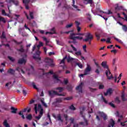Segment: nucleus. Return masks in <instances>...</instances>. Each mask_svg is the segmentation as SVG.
<instances>
[{"mask_svg": "<svg viewBox=\"0 0 127 127\" xmlns=\"http://www.w3.org/2000/svg\"><path fill=\"white\" fill-rule=\"evenodd\" d=\"M18 115L19 116H22L21 118L23 119V120H24L25 119V117H24V115H23V113H22V111H20L18 113Z\"/></svg>", "mask_w": 127, "mask_h": 127, "instance_id": "obj_35", "label": "nucleus"}, {"mask_svg": "<svg viewBox=\"0 0 127 127\" xmlns=\"http://www.w3.org/2000/svg\"><path fill=\"white\" fill-rule=\"evenodd\" d=\"M17 51H18V52H21V53H24V52H25V50H24V49H17Z\"/></svg>", "mask_w": 127, "mask_h": 127, "instance_id": "obj_37", "label": "nucleus"}, {"mask_svg": "<svg viewBox=\"0 0 127 127\" xmlns=\"http://www.w3.org/2000/svg\"><path fill=\"white\" fill-rule=\"evenodd\" d=\"M23 92V94L24 95V96H26L27 92H26V91L25 90H22Z\"/></svg>", "mask_w": 127, "mask_h": 127, "instance_id": "obj_64", "label": "nucleus"}, {"mask_svg": "<svg viewBox=\"0 0 127 127\" xmlns=\"http://www.w3.org/2000/svg\"><path fill=\"white\" fill-rule=\"evenodd\" d=\"M107 43H111V38H108L106 41Z\"/></svg>", "mask_w": 127, "mask_h": 127, "instance_id": "obj_63", "label": "nucleus"}, {"mask_svg": "<svg viewBox=\"0 0 127 127\" xmlns=\"http://www.w3.org/2000/svg\"><path fill=\"white\" fill-rule=\"evenodd\" d=\"M7 73H9V74H11V75H14L15 73V70H14L12 68H10L9 70H7Z\"/></svg>", "mask_w": 127, "mask_h": 127, "instance_id": "obj_18", "label": "nucleus"}, {"mask_svg": "<svg viewBox=\"0 0 127 127\" xmlns=\"http://www.w3.org/2000/svg\"><path fill=\"white\" fill-rule=\"evenodd\" d=\"M8 59L11 62H14V61H15V59L10 56H8Z\"/></svg>", "mask_w": 127, "mask_h": 127, "instance_id": "obj_38", "label": "nucleus"}, {"mask_svg": "<svg viewBox=\"0 0 127 127\" xmlns=\"http://www.w3.org/2000/svg\"><path fill=\"white\" fill-rule=\"evenodd\" d=\"M108 76H107V77L109 80H111V79H113V74H112V73L111 72H110V73L108 72Z\"/></svg>", "mask_w": 127, "mask_h": 127, "instance_id": "obj_32", "label": "nucleus"}, {"mask_svg": "<svg viewBox=\"0 0 127 127\" xmlns=\"http://www.w3.org/2000/svg\"><path fill=\"white\" fill-rule=\"evenodd\" d=\"M33 58L35 60H41V58L40 57V51H37L36 52V54L34 55Z\"/></svg>", "mask_w": 127, "mask_h": 127, "instance_id": "obj_7", "label": "nucleus"}, {"mask_svg": "<svg viewBox=\"0 0 127 127\" xmlns=\"http://www.w3.org/2000/svg\"><path fill=\"white\" fill-rule=\"evenodd\" d=\"M85 37L86 38L83 39V41H85V42L89 41V40H92L93 38V35L91 33H87L85 35Z\"/></svg>", "mask_w": 127, "mask_h": 127, "instance_id": "obj_5", "label": "nucleus"}, {"mask_svg": "<svg viewBox=\"0 0 127 127\" xmlns=\"http://www.w3.org/2000/svg\"><path fill=\"white\" fill-rule=\"evenodd\" d=\"M104 95L107 96V95H112L113 94V90L112 88H109L107 90L106 92L104 93Z\"/></svg>", "mask_w": 127, "mask_h": 127, "instance_id": "obj_14", "label": "nucleus"}, {"mask_svg": "<svg viewBox=\"0 0 127 127\" xmlns=\"http://www.w3.org/2000/svg\"><path fill=\"white\" fill-rule=\"evenodd\" d=\"M34 110L36 114H37V104L35 105Z\"/></svg>", "mask_w": 127, "mask_h": 127, "instance_id": "obj_59", "label": "nucleus"}, {"mask_svg": "<svg viewBox=\"0 0 127 127\" xmlns=\"http://www.w3.org/2000/svg\"><path fill=\"white\" fill-rule=\"evenodd\" d=\"M69 109L71 111H75V110H76V108H75L73 105H71L70 106H69Z\"/></svg>", "mask_w": 127, "mask_h": 127, "instance_id": "obj_39", "label": "nucleus"}, {"mask_svg": "<svg viewBox=\"0 0 127 127\" xmlns=\"http://www.w3.org/2000/svg\"><path fill=\"white\" fill-rule=\"evenodd\" d=\"M42 116H43V109H41V110L40 111L39 115L38 116H36L35 119L38 120V121H39V120L41 119Z\"/></svg>", "mask_w": 127, "mask_h": 127, "instance_id": "obj_10", "label": "nucleus"}, {"mask_svg": "<svg viewBox=\"0 0 127 127\" xmlns=\"http://www.w3.org/2000/svg\"><path fill=\"white\" fill-rule=\"evenodd\" d=\"M73 25V24L71 23L70 24H67L66 25V28H70V27H72Z\"/></svg>", "mask_w": 127, "mask_h": 127, "instance_id": "obj_54", "label": "nucleus"}, {"mask_svg": "<svg viewBox=\"0 0 127 127\" xmlns=\"http://www.w3.org/2000/svg\"><path fill=\"white\" fill-rule=\"evenodd\" d=\"M40 46H43V43H42V42H39V45H38V47L39 49V47H40Z\"/></svg>", "mask_w": 127, "mask_h": 127, "instance_id": "obj_60", "label": "nucleus"}, {"mask_svg": "<svg viewBox=\"0 0 127 127\" xmlns=\"http://www.w3.org/2000/svg\"><path fill=\"white\" fill-rule=\"evenodd\" d=\"M121 25L123 26V30H124V31H125V32H127V25H123V24L121 23L120 24Z\"/></svg>", "mask_w": 127, "mask_h": 127, "instance_id": "obj_29", "label": "nucleus"}, {"mask_svg": "<svg viewBox=\"0 0 127 127\" xmlns=\"http://www.w3.org/2000/svg\"><path fill=\"white\" fill-rule=\"evenodd\" d=\"M56 90H58L59 91V92L61 93V92H63V91H64V88L59 87H57L56 88Z\"/></svg>", "mask_w": 127, "mask_h": 127, "instance_id": "obj_30", "label": "nucleus"}, {"mask_svg": "<svg viewBox=\"0 0 127 127\" xmlns=\"http://www.w3.org/2000/svg\"><path fill=\"white\" fill-rule=\"evenodd\" d=\"M115 101L117 103V104H120L121 103V100H120V98L117 97L115 99Z\"/></svg>", "mask_w": 127, "mask_h": 127, "instance_id": "obj_46", "label": "nucleus"}, {"mask_svg": "<svg viewBox=\"0 0 127 127\" xmlns=\"http://www.w3.org/2000/svg\"><path fill=\"white\" fill-rule=\"evenodd\" d=\"M73 60H74V58H71L70 56H68V58L67 59V61L68 63L71 62V61H73Z\"/></svg>", "mask_w": 127, "mask_h": 127, "instance_id": "obj_42", "label": "nucleus"}, {"mask_svg": "<svg viewBox=\"0 0 127 127\" xmlns=\"http://www.w3.org/2000/svg\"><path fill=\"white\" fill-rule=\"evenodd\" d=\"M76 65H78V66L80 68V69H82L83 68V64L81 63H76Z\"/></svg>", "mask_w": 127, "mask_h": 127, "instance_id": "obj_34", "label": "nucleus"}, {"mask_svg": "<svg viewBox=\"0 0 127 127\" xmlns=\"http://www.w3.org/2000/svg\"><path fill=\"white\" fill-rule=\"evenodd\" d=\"M45 62L46 63V67H47L48 66H50V67H54L55 66V64L53 63V60L49 58H46L45 59Z\"/></svg>", "mask_w": 127, "mask_h": 127, "instance_id": "obj_1", "label": "nucleus"}, {"mask_svg": "<svg viewBox=\"0 0 127 127\" xmlns=\"http://www.w3.org/2000/svg\"><path fill=\"white\" fill-rule=\"evenodd\" d=\"M115 121L113 119H111L110 122H109V125H108V127H114L115 126Z\"/></svg>", "mask_w": 127, "mask_h": 127, "instance_id": "obj_17", "label": "nucleus"}, {"mask_svg": "<svg viewBox=\"0 0 127 127\" xmlns=\"http://www.w3.org/2000/svg\"><path fill=\"white\" fill-rule=\"evenodd\" d=\"M51 31L52 32H46V34H55L56 32H55V28H53L51 29Z\"/></svg>", "mask_w": 127, "mask_h": 127, "instance_id": "obj_16", "label": "nucleus"}, {"mask_svg": "<svg viewBox=\"0 0 127 127\" xmlns=\"http://www.w3.org/2000/svg\"><path fill=\"white\" fill-rule=\"evenodd\" d=\"M53 78H54V79H56V80L57 81H60V79H59V78H58V76L57 75H56V74L53 75Z\"/></svg>", "mask_w": 127, "mask_h": 127, "instance_id": "obj_45", "label": "nucleus"}, {"mask_svg": "<svg viewBox=\"0 0 127 127\" xmlns=\"http://www.w3.org/2000/svg\"><path fill=\"white\" fill-rule=\"evenodd\" d=\"M89 89L90 90V92H95V91H97V89L96 88H92L91 87H89Z\"/></svg>", "mask_w": 127, "mask_h": 127, "instance_id": "obj_53", "label": "nucleus"}, {"mask_svg": "<svg viewBox=\"0 0 127 127\" xmlns=\"http://www.w3.org/2000/svg\"><path fill=\"white\" fill-rule=\"evenodd\" d=\"M26 63V60L24 59V58H21L19 59L18 61V64H25Z\"/></svg>", "mask_w": 127, "mask_h": 127, "instance_id": "obj_13", "label": "nucleus"}, {"mask_svg": "<svg viewBox=\"0 0 127 127\" xmlns=\"http://www.w3.org/2000/svg\"><path fill=\"white\" fill-rule=\"evenodd\" d=\"M60 103H62V98H58L55 99V101L52 103V105L53 106L57 107V108H61V105L57 104H60Z\"/></svg>", "mask_w": 127, "mask_h": 127, "instance_id": "obj_2", "label": "nucleus"}, {"mask_svg": "<svg viewBox=\"0 0 127 127\" xmlns=\"http://www.w3.org/2000/svg\"><path fill=\"white\" fill-rule=\"evenodd\" d=\"M69 121H70V125H71V124H74V121H75V119L73 118H71L69 119Z\"/></svg>", "mask_w": 127, "mask_h": 127, "instance_id": "obj_50", "label": "nucleus"}, {"mask_svg": "<svg viewBox=\"0 0 127 127\" xmlns=\"http://www.w3.org/2000/svg\"><path fill=\"white\" fill-rule=\"evenodd\" d=\"M29 15L30 17H29V16L26 13L27 19L30 20L31 19H33V18H34V16H33V12H30Z\"/></svg>", "mask_w": 127, "mask_h": 127, "instance_id": "obj_11", "label": "nucleus"}, {"mask_svg": "<svg viewBox=\"0 0 127 127\" xmlns=\"http://www.w3.org/2000/svg\"><path fill=\"white\" fill-rule=\"evenodd\" d=\"M84 122H80L79 125H81V126H88L89 125V123H88V120L86 119L85 118L84 119Z\"/></svg>", "mask_w": 127, "mask_h": 127, "instance_id": "obj_15", "label": "nucleus"}, {"mask_svg": "<svg viewBox=\"0 0 127 127\" xmlns=\"http://www.w3.org/2000/svg\"><path fill=\"white\" fill-rule=\"evenodd\" d=\"M57 120L59 121V122H61V123H63V119H62V117H61V114H58L57 115Z\"/></svg>", "mask_w": 127, "mask_h": 127, "instance_id": "obj_20", "label": "nucleus"}, {"mask_svg": "<svg viewBox=\"0 0 127 127\" xmlns=\"http://www.w3.org/2000/svg\"><path fill=\"white\" fill-rule=\"evenodd\" d=\"M71 47L72 48V50H73V51H77V49H76V48L74 47V46H73V45H70Z\"/></svg>", "mask_w": 127, "mask_h": 127, "instance_id": "obj_61", "label": "nucleus"}, {"mask_svg": "<svg viewBox=\"0 0 127 127\" xmlns=\"http://www.w3.org/2000/svg\"><path fill=\"white\" fill-rule=\"evenodd\" d=\"M99 12H100V13L102 12V13H105L106 14H113V12H112L110 10H108V12H105V11H102L101 10H99Z\"/></svg>", "mask_w": 127, "mask_h": 127, "instance_id": "obj_21", "label": "nucleus"}, {"mask_svg": "<svg viewBox=\"0 0 127 127\" xmlns=\"http://www.w3.org/2000/svg\"><path fill=\"white\" fill-rule=\"evenodd\" d=\"M83 83H80V84L76 87V90L79 91V93H83Z\"/></svg>", "mask_w": 127, "mask_h": 127, "instance_id": "obj_8", "label": "nucleus"}, {"mask_svg": "<svg viewBox=\"0 0 127 127\" xmlns=\"http://www.w3.org/2000/svg\"><path fill=\"white\" fill-rule=\"evenodd\" d=\"M76 55H77V56H80L81 55L82 53H81V51H78L77 52L75 53Z\"/></svg>", "mask_w": 127, "mask_h": 127, "instance_id": "obj_58", "label": "nucleus"}, {"mask_svg": "<svg viewBox=\"0 0 127 127\" xmlns=\"http://www.w3.org/2000/svg\"><path fill=\"white\" fill-rule=\"evenodd\" d=\"M116 5L115 10H121L123 8V6H119V4H116Z\"/></svg>", "mask_w": 127, "mask_h": 127, "instance_id": "obj_24", "label": "nucleus"}, {"mask_svg": "<svg viewBox=\"0 0 127 127\" xmlns=\"http://www.w3.org/2000/svg\"><path fill=\"white\" fill-rule=\"evenodd\" d=\"M98 114L99 115H100L101 117L103 118V120L104 121H106V120H108V116H107V115H106V114L104 113V112H99L98 113Z\"/></svg>", "mask_w": 127, "mask_h": 127, "instance_id": "obj_12", "label": "nucleus"}, {"mask_svg": "<svg viewBox=\"0 0 127 127\" xmlns=\"http://www.w3.org/2000/svg\"><path fill=\"white\" fill-rule=\"evenodd\" d=\"M105 88V86L103 84H100L99 86V89L100 90H103Z\"/></svg>", "mask_w": 127, "mask_h": 127, "instance_id": "obj_48", "label": "nucleus"}, {"mask_svg": "<svg viewBox=\"0 0 127 127\" xmlns=\"http://www.w3.org/2000/svg\"><path fill=\"white\" fill-rule=\"evenodd\" d=\"M11 110H12L11 111V113H12V114H16V112H17V108H15L13 107H11Z\"/></svg>", "mask_w": 127, "mask_h": 127, "instance_id": "obj_22", "label": "nucleus"}, {"mask_svg": "<svg viewBox=\"0 0 127 127\" xmlns=\"http://www.w3.org/2000/svg\"><path fill=\"white\" fill-rule=\"evenodd\" d=\"M102 100H103V102H104L105 104H108V101L106 100V98H105V97L102 96Z\"/></svg>", "mask_w": 127, "mask_h": 127, "instance_id": "obj_52", "label": "nucleus"}, {"mask_svg": "<svg viewBox=\"0 0 127 127\" xmlns=\"http://www.w3.org/2000/svg\"><path fill=\"white\" fill-rule=\"evenodd\" d=\"M1 39H6V36H5V33L4 31L2 32V35L0 37Z\"/></svg>", "mask_w": 127, "mask_h": 127, "instance_id": "obj_26", "label": "nucleus"}, {"mask_svg": "<svg viewBox=\"0 0 127 127\" xmlns=\"http://www.w3.org/2000/svg\"><path fill=\"white\" fill-rule=\"evenodd\" d=\"M86 48H87V45H84L83 46V49L84 52H87V49Z\"/></svg>", "mask_w": 127, "mask_h": 127, "instance_id": "obj_55", "label": "nucleus"}, {"mask_svg": "<svg viewBox=\"0 0 127 127\" xmlns=\"http://www.w3.org/2000/svg\"><path fill=\"white\" fill-rule=\"evenodd\" d=\"M92 70V67H91V65L89 64H87V67L84 70V75H89L90 74V72Z\"/></svg>", "mask_w": 127, "mask_h": 127, "instance_id": "obj_6", "label": "nucleus"}, {"mask_svg": "<svg viewBox=\"0 0 127 127\" xmlns=\"http://www.w3.org/2000/svg\"><path fill=\"white\" fill-rule=\"evenodd\" d=\"M76 35H80L81 36H84V34L72 33L70 34L69 38L70 39H72V38L75 37V36H76Z\"/></svg>", "mask_w": 127, "mask_h": 127, "instance_id": "obj_9", "label": "nucleus"}, {"mask_svg": "<svg viewBox=\"0 0 127 127\" xmlns=\"http://www.w3.org/2000/svg\"><path fill=\"white\" fill-rule=\"evenodd\" d=\"M0 21H2L3 23H5L6 22L5 19L2 17H0Z\"/></svg>", "mask_w": 127, "mask_h": 127, "instance_id": "obj_44", "label": "nucleus"}, {"mask_svg": "<svg viewBox=\"0 0 127 127\" xmlns=\"http://www.w3.org/2000/svg\"><path fill=\"white\" fill-rule=\"evenodd\" d=\"M41 102L42 103L43 106L45 107V108H47L48 106H47V104L44 102V98H42L40 100Z\"/></svg>", "mask_w": 127, "mask_h": 127, "instance_id": "obj_27", "label": "nucleus"}, {"mask_svg": "<svg viewBox=\"0 0 127 127\" xmlns=\"http://www.w3.org/2000/svg\"><path fill=\"white\" fill-rule=\"evenodd\" d=\"M73 97H67L64 98V100H66L67 101H70V100H72Z\"/></svg>", "mask_w": 127, "mask_h": 127, "instance_id": "obj_51", "label": "nucleus"}, {"mask_svg": "<svg viewBox=\"0 0 127 127\" xmlns=\"http://www.w3.org/2000/svg\"><path fill=\"white\" fill-rule=\"evenodd\" d=\"M86 1H87V3H90V4L93 3V0H86Z\"/></svg>", "mask_w": 127, "mask_h": 127, "instance_id": "obj_62", "label": "nucleus"}, {"mask_svg": "<svg viewBox=\"0 0 127 127\" xmlns=\"http://www.w3.org/2000/svg\"><path fill=\"white\" fill-rule=\"evenodd\" d=\"M109 104L110 106H111V107H112V108H116V106H115V104H114L113 103L110 102V103H109Z\"/></svg>", "mask_w": 127, "mask_h": 127, "instance_id": "obj_57", "label": "nucleus"}, {"mask_svg": "<svg viewBox=\"0 0 127 127\" xmlns=\"http://www.w3.org/2000/svg\"><path fill=\"white\" fill-rule=\"evenodd\" d=\"M1 13H2V15H5L6 16H9V15L6 14V12H5V10H4V9L2 10Z\"/></svg>", "mask_w": 127, "mask_h": 127, "instance_id": "obj_40", "label": "nucleus"}, {"mask_svg": "<svg viewBox=\"0 0 127 127\" xmlns=\"http://www.w3.org/2000/svg\"><path fill=\"white\" fill-rule=\"evenodd\" d=\"M101 65L103 68L105 69H107V70H106L105 73L106 74V76H108V73L111 74V71H110V69H109V66H108V64H107V62H103L101 64Z\"/></svg>", "mask_w": 127, "mask_h": 127, "instance_id": "obj_3", "label": "nucleus"}, {"mask_svg": "<svg viewBox=\"0 0 127 127\" xmlns=\"http://www.w3.org/2000/svg\"><path fill=\"white\" fill-rule=\"evenodd\" d=\"M49 95L50 96V97H52L53 95H57V96H63L65 97L66 96V94L65 93L63 94H59L57 91H49Z\"/></svg>", "mask_w": 127, "mask_h": 127, "instance_id": "obj_4", "label": "nucleus"}, {"mask_svg": "<svg viewBox=\"0 0 127 127\" xmlns=\"http://www.w3.org/2000/svg\"><path fill=\"white\" fill-rule=\"evenodd\" d=\"M121 98L123 102H126V98H125V92L122 93Z\"/></svg>", "mask_w": 127, "mask_h": 127, "instance_id": "obj_36", "label": "nucleus"}, {"mask_svg": "<svg viewBox=\"0 0 127 127\" xmlns=\"http://www.w3.org/2000/svg\"><path fill=\"white\" fill-rule=\"evenodd\" d=\"M29 1H30V0H23V3H29Z\"/></svg>", "mask_w": 127, "mask_h": 127, "instance_id": "obj_56", "label": "nucleus"}, {"mask_svg": "<svg viewBox=\"0 0 127 127\" xmlns=\"http://www.w3.org/2000/svg\"><path fill=\"white\" fill-rule=\"evenodd\" d=\"M66 89L69 92H71V91H72V89H73V87L71 85H67Z\"/></svg>", "mask_w": 127, "mask_h": 127, "instance_id": "obj_33", "label": "nucleus"}, {"mask_svg": "<svg viewBox=\"0 0 127 127\" xmlns=\"http://www.w3.org/2000/svg\"><path fill=\"white\" fill-rule=\"evenodd\" d=\"M67 59V56H65V57L61 61L60 64H64L65 63V60Z\"/></svg>", "mask_w": 127, "mask_h": 127, "instance_id": "obj_41", "label": "nucleus"}, {"mask_svg": "<svg viewBox=\"0 0 127 127\" xmlns=\"http://www.w3.org/2000/svg\"><path fill=\"white\" fill-rule=\"evenodd\" d=\"M26 119L28 121H31L32 120V115L31 114H29L27 115Z\"/></svg>", "mask_w": 127, "mask_h": 127, "instance_id": "obj_28", "label": "nucleus"}, {"mask_svg": "<svg viewBox=\"0 0 127 127\" xmlns=\"http://www.w3.org/2000/svg\"><path fill=\"white\" fill-rule=\"evenodd\" d=\"M13 3V4H15V5L17 6L19 4V1L17 0H14Z\"/></svg>", "mask_w": 127, "mask_h": 127, "instance_id": "obj_43", "label": "nucleus"}, {"mask_svg": "<svg viewBox=\"0 0 127 127\" xmlns=\"http://www.w3.org/2000/svg\"><path fill=\"white\" fill-rule=\"evenodd\" d=\"M3 125L4 126V127H10V126H9V124H8V123H7V120H5L3 123Z\"/></svg>", "mask_w": 127, "mask_h": 127, "instance_id": "obj_23", "label": "nucleus"}, {"mask_svg": "<svg viewBox=\"0 0 127 127\" xmlns=\"http://www.w3.org/2000/svg\"><path fill=\"white\" fill-rule=\"evenodd\" d=\"M76 39H78V40H82V39H83V37L74 36V37L71 38V40H73V41H75Z\"/></svg>", "mask_w": 127, "mask_h": 127, "instance_id": "obj_19", "label": "nucleus"}, {"mask_svg": "<svg viewBox=\"0 0 127 127\" xmlns=\"http://www.w3.org/2000/svg\"><path fill=\"white\" fill-rule=\"evenodd\" d=\"M95 36L97 38V40H100L101 39V34H98V33H95Z\"/></svg>", "mask_w": 127, "mask_h": 127, "instance_id": "obj_31", "label": "nucleus"}, {"mask_svg": "<svg viewBox=\"0 0 127 127\" xmlns=\"http://www.w3.org/2000/svg\"><path fill=\"white\" fill-rule=\"evenodd\" d=\"M86 15H88V17H87V19H88V20H89V21H91V14H90V13H87L86 14Z\"/></svg>", "mask_w": 127, "mask_h": 127, "instance_id": "obj_47", "label": "nucleus"}, {"mask_svg": "<svg viewBox=\"0 0 127 127\" xmlns=\"http://www.w3.org/2000/svg\"><path fill=\"white\" fill-rule=\"evenodd\" d=\"M124 10L126 11V12L127 13V9H124ZM122 14H123V15H124V20H126V21H127V15L126 13H125V12H123Z\"/></svg>", "mask_w": 127, "mask_h": 127, "instance_id": "obj_25", "label": "nucleus"}, {"mask_svg": "<svg viewBox=\"0 0 127 127\" xmlns=\"http://www.w3.org/2000/svg\"><path fill=\"white\" fill-rule=\"evenodd\" d=\"M32 85L34 88V89H36V90H38V88L36 87V85H35V83L32 82Z\"/></svg>", "mask_w": 127, "mask_h": 127, "instance_id": "obj_49", "label": "nucleus"}]
</instances>
